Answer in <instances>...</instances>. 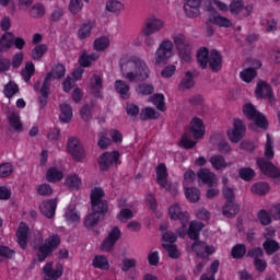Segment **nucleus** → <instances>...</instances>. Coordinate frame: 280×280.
<instances>
[{
  "instance_id": "nucleus-1",
  "label": "nucleus",
  "mask_w": 280,
  "mask_h": 280,
  "mask_svg": "<svg viewBox=\"0 0 280 280\" xmlns=\"http://www.w3.org/2000/svg\"><path fill=\"white\" fill-rule=\"evenodd\" d=\"M119 65L122 78L128 82H144L150 78V68L140 58L124 55Z\"/></svg>"
},
{
  "instance_id": "nucleus-2",
  "label": "nucleus",
  "mask_w": 280,
  "mask_h": 280,
  "mask_svg": "<svg viewBox=\"0 0 280 280\" xmlns=\"http://www.w3.org/2000/svg\"><path fill=\"white\" fill-rule=\"evenodd\" d=\"M265 156L266 159L258 158L256 161L260 172H262L265 176H269V178H280L279 167L270 162V160L275 159V149L272 147V139L270 138L269 133H267V141L265 144Z\"/></svg>"
},
{
  "instance_id": "nucleus-3",
  "label": "nucleus",
  "mask_w": 280,
  "mask_h": 280,
  "mask_svg": "<svg viewBox=\"0 0 280 280\" xmlns=\"http://www.w3.org/2000/svg\"><path fill=\"white\" fill-rule=\"evenodd\" d=\"M165 28V21L156 15H150L143 22L140 34L141 36H152L153 34H159Z\"/></svg>"
},
{
  "instance_id": "nucleus-4",
  "label": "nucleus",
  "mask_w": 280,
  "mask_h": 280,
  "mask_svg": "<svg viewBox=\"0 0 280 280\" xmlns=\"http://www.w3.org/2000/svg\"><path fill=\"white\" fill-rule=\"evenodd\" d=\"M60 246V236L58 234H52L47 237L45 242L38 247L37 257L38 261H45L54 250Z\"/></svg>"
},
{
  "instance_id": "nucleus-5",
  "label": "nucleus",
  "mask_w": 280,
  "mask_h": 280,
  "mask_svg": "<svg viewBox=\"0 0 280 280\" xmlns=\"http://www.w3.org/2000/svg\"><path fill=\"white\" fill-rule=\"evenodd\" d=\"M156 182L163 189L170 191L172 196H176V194H178V186L167 180V166H165V164L158 165Z\"/></svg>"
},
{
  "instance_id": "nucleus-6",
  "label": "nucleus",
  "mask_w": 280,
  "mask_h": 280,
  "mask_svg": "<svg viewBox=\"0 0 280 280\" xmlns=\"http://www.w3.org/2000/svg\"><path fill=\"white\" fill-rule=\"evenodd\" d=\"M174 56V44L170 39H164L155 51V65H165Z\"/></svg>"
},
{
  "instance_id": "nucleus-7",
  "label": "nucleus",
  "mask_w": 280,
  "mask_h": 280,
  "mask_svg": "<svg viewBox=\"0 0 280 280\" xmlns=\"http://www.w3.org/2000/svg\"><path fill=\"white\" fill-rule=\"evenodd\" d=\"M104 189L95 187L91 190L90 200L92 205V211L108 212V202L104 200Z\"/></svg>"
},
{
  "instance_id": "nucleus-8",
  "label": "nucleus",
  "mask_w": 280,
  "mask_h": 280,
  "mask_svg": "<svg viewBox=\"0 0 280 280\" xmlns=\"http://www.w3.org/2000/svg\"><path fill=\"white\" fill-rule=\"evenodd\" d=\"M173 40L182 60L191 62V46L189 45L187 37L183 34H177L173 37Z\"/></svg>"
},
{
  "instance_id": "nucleus-9",
  "label": "nucleus",
  "mask_w": 280,
  "mask_h": 280,
  "mask_svg": "<svg viewBox=\"0 0 280 280\" xmlns=\"http://www.w3.org/2000/svg\"><path fill=\"white\" fill-rule=\"evenodd\" d=\"M243 113L247 119H252L255 121L256 126L259 128H268V120H266V116L259 113L253 104H247L243 107Z\"/></svg>"
},
{
  "instance_id": "nucleus-10",
  "label": "nucleus",
  "mask_w": 280,
  "mask_h": 280,
  "mask_svg": "<svg viewBox=\"0 0 280 280\" xmlns=\"http://www.w3.org/2000/svg\"><path fill=\"white\" fill-rule=\"evenodd\" d=\"M67 150L74 161H82L86 155L84 145H82V142L78 138H70L68 140Z\"/></svg>"
},
{
  "instance_id": "nucleus-11",
  "label": "nucleus",
  "mask_w": 280,
  "mask_h": 280,
  "mask_svg": "<svg viewBox=\"0 0 280 280\" xmlns=\"http://www.w3.org/2000/svg\"><path fill=\"white\" fill-rule=\"evenodd\" d=\"M246 133V125L241 119H234L233 129L228 130V137L232 143H240Z\"/></svg>"
},
{
  "instance_id": "nucleus-12",
  "label": "nucleus",
  "mask_w": 280,
  "mask_h": 280,
  "mask_svg": "<svg viewBox=\"0 0 280 280\" xmlns=\"http://www.w3.org/2000/svg\"><path fill=\"white\" fill-rule=\"evenodd\" d=\"M117 163H119L118 151L105 152L98 159V165L102 172H107L109 167H113V165H117Z\"/></svg>"
},
{
  "instance_id": "nucleus-13",
  "label": "nucleus",
  "mask_w": 280,
  "mask_h": 280,
  "mask_svg": "<svg viewBox=\"0 0 280 280\" xmlns=\"http://www.w3.org/2000/svg\"><path fill=\"white\" fill-rule=\"evenodd\" d=\"M119 237H121V231L117 226L113 228L108 236L102 242L101 250H103V253L113 252Z\"/></svg>"
},
{
  "instance_id": "nucleus-14",
  "label": "nucleus",
  "mask_w": 280,
  "mask_h": 280,
  "mask_svg": "<svg viewBox=\"0 0 280 280\" xmlns=\"http://www.w3.org/2000/svg\"><path fill=\"white\" fill-rule=\"evenodd\" d=\"M205 229V223L200 221H191L189 224L188 231L183 228L178 230L179 237H185V235H188L190 240H198L200 237V231Z\"/></svg>"
},
{
  "instance_id": "nucleus-15",
  "label": "nucleus",
  "mask_w": 280,
  "mask_h": 280,
  "mask_svg": "<svg viewBox=\"0 0 280 280\" xmlns=\"http://www.w3.org/2000/svg\"><path fill=\"white\" fill-rule=\"evenodd\" d=\"M233 16H250L253 14V5L244 7V2L241 0H234L230 3V10Z\"/></svg>"
},
{
  "instance_id": "nucleus-16",
  "label": "nucleus",
  "mask_w": 280,
  "mask_h": 280,
  "mask_svg": "<svg viewBox=\"0 0 280 280\" xmlns=\"http://www.w3.org/2000/svg\"><path fill=\"white\" fill-rule=\"evenodd\" d=\"M168 215L171 220H179L182 222V226L184 229H187V222H189V214L187 212H183L178 203L170 207Z\"/></svg>"
},
{
  "instance_id": "nucleus-17",
  "label": "nucleus",
  "mask_w": 280,
  "mask_h": 280,
  "mask_svg": "<svg viewBox=\"0 0 280 280\" xmlns=\"http://www.w3.org/2000/svg\"><path fill=\"white\" fill-rule=\"evenodd\" d=\"M63 268L61 264H57L54 269L52 262H47L44 267L45 280H58L62 277Z\"/></svg>"
},
{
  "instance_id": "nucleus-18",
  "label": "nucleus",
  "mask_w": 280,
  "mask_h": 280,
  "mask_svg": "<svg viewBox=\"0 0 280 280\" xmlns=\"http://www.w3.org/2000/svg\"><path fill=\"white\" fill-rule=\"evenodd\" d=\"M197 177L203 185H208V187L218 185L215 173L211 172L209 168H200L197 173Z\"/></svg>"
},
{
  "instance_id": "nucleus-19",
  "label": "nucleus",
  "mask_w": 280,
  "mask_h": 280,
  "mask_svg": "<svg viewBox=\"0 0 280 280\" xmlns=\"http://www.w3.org/2000/svg\"><path fill=\"white\" fill-rule=\"evenodd\" d=\"M202 0H186L184 4V12L188 19H196L200 14V5Z\"/></svg>"
},
{
  "instance_id": "nucleus-20",
  "label": "nucleus",
  "mask_w": 280,
  "mask_h": 280,
  "mask_svg": "<svg viewBox=\"0 0 280 280\" xmlns=\"http://www.w3.org/2000/svg\"><path fill=\"white\" fill-rule=\"evenodd\" d=\"M191 248L197 253V257H209V255L215 253V247H213V245H207V243L200 241H196Z\"/></svg>"
},
{
  "instance_id": "nucleus-21",
  "label": "nucleus",
  "mask_w": 280,
  "mask_h": 280,
  "mask_svg": "<svg viewBox=\"0 0 280 280\" xmlns=\"http://www.w3.org/2000/svg\"><path fill=\"white\" fill-rule=\"evenodd\" d=\"M58 207V199H49L43 201L39 206V210L46 218H54L56 215V208Z\"/></svg>"
},
{
  "instance_id": "nucleus-22",
  "label": "nucleus",
  "mask_w": 280,
  "mask_h": 280,
  "mask_svg": "<svg viewBox=\"0 0 280 280\" xmlns=\"http://www.w3.org/2000/svg\"><path fill=\"white\" fill-rule=\"evenodd\" d=\"M30 235V226L25 223H20L18 231H16V237H18V244L25 250L27 248V237Z\"/></svg>"
},
{
  "instance_id": "nucleus-23",
  "label": "nucleus",
  "mask_w": 280,
  "mask_h": 280,
  "mask_svg": "<svg viewBox=\"0 0 280 280\" xmlns=\"http://www.w3.org/2000/svg\"><path fill=\"white\" fill-rule=\"evenodd\" d=\"M208 63L212 71H220L222 69V55H220V51L212 49L208 57Z\"/></svg>"
},
{
  "instance_id": "nucleus-24",
  "label": "nucleus",
  "mask_w": 280,
  "mask_h": 280,
  "mask_svg": "<svg viewBox=\"0 0 280 280\" xmlns=\"http://www.w3.org/2000/svg\"><path fill=\"white\" fill-rule=\"evenodd\" d=\"M49 78H51V74H48V77H45L43 85L39 90V93L42 95L38 97L40 108H45L47 106V97H49V90H50Z\"/></svg>"
},
{
  "instance_id": "nucleus-25",
  "label": "nucleus",
  "mask_w": 280,
  "mask_h": 280,
  "mask_svg": "<svg viewBox=\"0 0 280 280\" xmlns=\"http://www.w3.org/2000/svg\"><path fill=\"white\" fill-rule=\"evenodd\" d=\"M106 213L107 212L93 211L92 213L88 214L83 223L85 229H93L94 226H97L100 220H102Z\"/></svg>"
},
{
  "instance_id": "nucleus-26",
  "label": "nucleus",
  "mask_w": 280,
  "mask_h": 280,
  "mask_svg": "<svg viewBox=\"0 0 280 280\" xmlns=\"http://www.w3.org/2000/svg\"><path fill=\"white\" fill-rule=\"evenodd\" d=\"M190 132L194 139H200L205 137V125L202 124V119L194 118L190 122Z\"/></svg>"
},
{
  "instance_id": "nucleus-27",
  "label": "nucleus",
  "mask_w": 280,
  "mask_h": 280,
  "mask_svg": "<svg viewBox=\"0 0 280 280\" xmlns=\"http://www.w3.org/2000/svg\"><path fill=\"white\" fill-rule=\"evenodd\" d=\"M115 91L120 95L122 100H129L130 97V84L124 80H116L114 83Z\"/></svg>"
},
{
  "instance_id": "nucleus-28",
  "label": "nucleus",
  "mask_w": 280,
  "mask_h": 280,
  "mask_svg": "<svg viewBox=\"0 0 280 280\" xmlns=\"http://www.w3.org/2000/svg\"><path fill=\"white\" fill-rule=\"evenodd\" d=\"M209 163L212 165L213 170H226V167H231V164L226 162V159L220 154H214L210 156Z\"/></svg>"
},
{
  "instance_id": "nucleus-29",
  "label": "nucleus",
  "mask_w": 280,
  "mask_h": 280,
  "mask_svg": "<svg viewBox=\"0 0 280 280\" xmlns=\"http://www.w3.org/2000/svg\"><path fill=\"white\" fill-rule=\"evenodd\" d=\"M257 97H268L272 102V88L265 81H259L256 89Z\"/></svg>"
},
{
  "instance_id": "nucleus-30",
  "label": "nucleus",
  "mask_w": 280,
  "mask_h": 280,
  "mask_svg": "<svg viewBox=\"0 0 280 280\" xmlns=\"http://www.w3.org/2000/svg\"><path fill=\"white\" fill-rule=\"evenodd\" d=\"M209 21L219 27H233V22H231L229 18L222 16L218 13L210 15Z\"/></svg>"
},
{
  "instance_id": "nucleus-31",
  "label": "nucleus",
  "mask_w": 280,
  "mask_h": 280,
  "mask_svg": "<svg viewBox=\"0 0 280 280\" xmlns=\"http://www.w3.org/2000/svg\"><path fill=\"white\" fill-rule=\"evenodd\" d=\"M60 121H62L63 124H69V121H71V119L73 118V110L71 109V105L63 103L60 105Z\"/></svg>"
},
{
  "instance_id": "nucleus-32",
  "label": "nucleus",
  "mask_w": 280,
  "mask_h": 280,
  "mask_svg": "<svg viewBox=\"0 0 280 280\" xmlns=\"http://www.w3.org/2000/svg\"><path fill=\"white\" fill-rule=\"evenodd\" d=\"M65 73H67V69L61 63L55 66L52 70L46 74V78L50 75L49 86H51V78H54V80H60V78H65Z\"/></svg>"
},
{
  "instance_id": "nucleus-33",
  "label": "nucleus",
  "mask_w": 280,
  "mask_h": 280,
  "mask_svg": "<svg viewBox=\"0 0 280 280\" xmlns=\"http://www.w3.org/2000/svg\"><path fill=\"white\" fill-rule=\"evenodd\" d=\"M222 213L225 218H235L236 213H240V206L233 201H228L223 206Z\"/></svg>"
},
{
  "instance_id": "nucleus-34",
  "label": "nucleus",
  "mask_w": 280,
  "mask_h": 280,
  "mask_svg": "<svg viewBox=\"0 0 280 280\" xmlns=\"http://www.w3.org/2000/svg\"><path fill=\"white\" fill-rule=\"evenodd\" d=\"M196 82L194 81V73L187 71L179 84V91H187L189 89H194Z\"/></svg>"
},
{
  "instance_id": "nucleus-35",
  "label": "nucleus",
  "mask_w": 280,
  "mask_h": 280,
  "mask_svg": "<svg viewBox=\"0 0 280 280\" xmlns=\"http://www.w3.org/2000/svg\"><path fill=\"white\" fill-rule=\"evenodd\" d=\"M62 178H65V174L56 167H50L46 173V179L48 183H58L62 180Z\"/></svg>"
},
{
  "instance_id": "nucleus-36",
  "label": "nucleus",
  "mask_w": 280,
  "mask_h": 280,
  "mask_svg": "<svg viewBox=\"0 0 280 280\" xmlns=\"http://www.w3.org/2000/svg\"><path fill=\"white\" fill-rule=\"evenodd\" d=\"M14 45V34L4 33L0 39V51H8Z\"/></svg>"
},
{
  "instance_id": "nucleus-37",
  "label": "nucleus",
  "mask_w": 280,
  "mask_h": 280,
  "mask_svg": "<svg viewBox=\"0 0 280 280\" xmlns=\"http://www.w3.org/2000/svg\"><path fill=\"white\" fill-rule=\"evenodd\" d=\"M100 54L97 52H93L90 55L83 52L79 58V65H81V67H91V65H93V62H95V60H97Z\"/></svg>"
},
{
  "instance_id": "nucleus-38",
  "label": "nucleus",
  "mask_w": 280,
  "mask_h": 280,
  "mask_svg": "<svg viewBox=\"0 0 280 280\" xmlns=\"http://www.w3.org/2000/svg\"><path fill=\"white\" fill-rule=\"evenodd\" d=\"M250 191L256 196H266V194L270 191V185H268V183L265 182H259L252 186Z\"/></svg>"
},
{
  "instance_id": "nucleus-39",
  "label": "nucleus",
  "mask_w": 280,
  "mask_h": 280,
  "mask_svg": "<svg viewBox=\"0 0 280 280\" xmlns=\"http://www.w3.org/2000/svg\"><path fill=\"white\" fill-rule=\"evenodd\" d=\"M66 185L70 189H80L82 187V179L78 174L73 173L66 177Z\"/></svg>"
},
{
  "instance_id": "nucleus-40",
  "label": "nucleus",
  "mask_w": 280,
  "mask_h": 280,
  "mask_svg": "<svg viewBox=\"0 0 280 280\" xmlns=\"http://www.w3.org/2000/svg\"><path fill=\"white\" fill-rule=\"evenodd\" d=\"M9 125L10 128L15 130L16 132H23V122H21V116L16 113H12L9 116Z\"/></svg>"
},
{
  "instance_id": "nucleus-41",
  "label": "nucleus",
  "mask_w": 280,
  "mask_h": 280,
  "mask_svg": "<svg viewBox=\"0 0 280 280\" xmlns=\"http://www.w3.org/2000/svg\"><path fill=\"white\" fill-rule=\"evenodd\" d=\"M93 30V22L89 21L86 23L81 24L78 31V37L80 40H84L91 36V32Z\"/></svg>"
},
{
  "instance_id": "nucleus-42",
  "label": "nucleus",
  "mask_w": 280,
  "mask_h": 280,
  "mask_svg": "<svg viewBox=\"0 0 280 280\" xmlns=\"http://www.w3.org/2000/svg\"><path fill=\"white\" fill-rule=\"evenodd\" d=\"M209 49L200 48L197 52V62L200 65L201 69H207L209 65Z\"/></svg>"
},
{
  "instance_id": "nucleus-43",
  "label": "nucleus",
  "mask_w": 280,
  "mask_h": 280,
  "mask_svg": "<svg viewBox=\"0 0 280 280\" xmlns=\"http://www.w3.org/2000/svg\"><path fill=\"white\" fill-rule=\"evenodd\" d=\"M36 73V67H34V63L32 61H28L25 65V68L21 71V75L24 80V82H30L32 80V75Z\"/></svg>"
},
{
  "instance_id": "nucleus-44",
  "label": "nucleus",
  "mask_w": 280,
  "mask_h": 280,
  "mask_svg": "<svg viewBox=\"0 0 280 280\" xmlns=\"http://www.w3.org/2000/svg\"><path fill=\"white\" fill-rule=\"evenodd\" d=\"M240 77L243 82L250 83L257 78V70L255 68H246L240 73Z\"/></svg>"
},
{
  "instance_id": "nucleus-45",
  "label": "nucleus",
  "mask_w": 280,
  "mask_h": 280,
  "mask_svg": "<svg viewBox=\"0 0 280 280\" xmlns=\"http://www.w3.org/2000/svg\"><path fill=\"white\" fill-rule=\"evenodd\" d=\"M47 54V45L40 44L36 45L33 50L31 51V57L33 60H40Z\"/></svg>"
},
{
  "instance_id": "nucleus-46",
  "label": "nucleus",
  "mask_w": 280,
  "mask_h": 280,
  "mask_svg": "<svg viewBox=\"0 0 280 280\" xmlns=\"http://www.w3.org/2000/svg\"><path fill=\"white\" fill-rule=\"evenodd\" d=\"M90 86L94 91L95 96L100 97V91H102V78L97 74H94L90 80Z\"/></svg>"
},
{
  "instance_id": "nucleus-47",
  "label": "nucleus",
  "mask_w": 280,
  "mask_h": 280,
  "mask_svg": "<svg viewBox=\"0 0 280 280\" xmlns=\"http://www.w3.org/2000/svg\"><path fill=\"white\" fill-rule=\"evenodd\" d=\"M159 115L156 114V110L152 107H147L141 109L140 112V119L141 121H148L150 119H156Z\"/></svg>"
},
{
  "instance_id": "nucleus-48",
  "label": "nucleus",
  "mask_w": 280,
  "mask_h": 280,
  "mask_svg": "<svg viewBox=\"0 0 280 280\" xmlns=\"http://www.w3.org/2000/svg\"><path fill=\"white\" fill-rule=\"evenodd\" d=\"M66 220L68 222H80V213L75 210V206L71 205L66 210Z\"/></svg>"
},
{
  "instance_id": "nucleus-49",
  "label": "nucleus",
  "mask_w": 280,
  "mask_h": 280,
  "mask_svg": "<svg viewBox=\"0 0 280 280\" xmlns=\"http://www.w3.org/2000/svg\"><path fill=\"white\" fill-rule=\"evenodd\" d=\"M163 249L167 252L168 257H171V259H178V257H180V252L178 250V247H176V245L173 244H162Z\"/></svg>"
},
{
  "instance_id": "nucleus-50",
  "label": "nucleus",
  "mask_w": 280,
  "mask_h": 280,
  "mask_svg": "<svg viewBox=\"0 0 280 280\" xmlns=\"http://www.w3.org/2000/svg\"><path fill=\"white\" fill-rule=\"evenodd\" d=\"M267 255H275V253H277V250H279L280 246L277 243V241L275 240H267L264 244H262Z\"/></svg>"
},
{
  "instance_id": "nucleus-51",
  "label": "nucleus",
  "mask_w": 280,
  "mask_h": 280,
  "mask_svg": "<svg viewBox=\"0 0 280 280\" xmlns=\"http://www.w3.org/2000/svg\"><path fill=\"white\" fill-rule=\"evenodd\" d=\"M185 196L189 202H198L200 200V190L198 188H186Z\"/></svg>"
},
{
  "instance_id": "nucleus-52",
  "label": "nucleus",
  "mask_w": 280,
  "mask_h": 280,
  "mask_svg": "<svg viewBox=\"0 0 280 280\" xmlns=\"http://www.w3.org/2000/svg\"><path fill=\"white\" fill-rule=\"evenodd\" d=\"M93 266L94 268H100L101 270H108V258H106L105 256H96L93 259Z\"/></svg>"
},
{
  "instance_id": "nucleus-53",
  "label": "nucleus",
  "mask_w": 280,
  "mask_h": 280,
  "mask_svg": "<svg viewBox=\"0 0 280 280\" xmlns=\"http://www.w3.org/2000/svg\"><path fill=\"white\" fill-rule=\"evenodd\" d=\"M3 93H4L5 97H8L10 100L11 97H14V95H16V93H19V85H16V83L11 81L7 85H4Z\"/></svg>"
},
{
  "instance_id": "nucleus-54",
  "label": "nucleus",
  "mask_w": 280,
  "mask_h": 280,
  "mask_svg": "<svg viewBox=\"0 0 280 280\" xmlns=\"http://www.w3.org/2000/svg\"><path fill=\"white\" fill-rule=\"evenodd\" d=\"M106 10L113 13L121 12L124 10V3L117 0H109L106 3Z\"/></svg>"
},
{
  "instance_id": "nucleus-55",
  "label": "nucleus",
  "mask_w": 280,
  "mask_h": 280,
  "mask_svg": "<svg viewBox=\"0 0 280 280\" xmlns=\"http://www.w3.org/2000/svg\"><path fill=\"white\" fill-rule=\"evenodd\" d=\"M31 16L33 19H42L45 16V7L40 3H36L31 9Z\"/></svg>"
},
{
  "instance_id": "nucleus-56",
  "label": "nucleus",
  "mask_w": 280,
  "mask_h": 280,
  "mask_svg": "<svg viewBox=\"0 0 280 280\" xmlns=\"http://www.w3.org/2000/svg\"><path fill=\"white\" fill-rule=\"evenodd\" d=\"M233 259H242L246 255V245L238 244L232 248Z\"/></svg>"
},
{
  "instance_id": "nucleus-57",
  "label": "nucleus",
  "mask_w": 280,
  "mask_h": 280,
  "mask_svg": "<svg viewBox=\"0 0 280 280\" xmlns=\"http://www.w3.org/2000/svg\"><path fill=\"white\" fill-rule=\"evenodd\" d=\"M108 45H110V42L107 37H100L94 40V49H96V51H104V49H107Z\"/></svg>"
},
{
  "instance_id": "nucleus-58",
  "label": "nucleus",
  "mask_w": 280,
  "mask_h": 280,
  "mask_svg": "<svg viewBox=\"0 0 280 280\" xmlns=\"http://www.w3.org/2000/svg\"><path fill=\"white\" fill-rule=\"evenodd\" d=\"M238 174L243 180L249 182V180H253V178H255V171L250 167L241 168L238 171Z\"/></svg>"
},
{
  "instance_id": "nucleus-59",
  "label": "nucleus",
  "mask_w": 280,
  "mask_h": 280,
  "mask_svg": "<svg viewBox=\"0 0 280 280\" xmlns=\"http://www.w3.org/2000/svg\"><path fill=\"white\" fill-rule=\"evenodd\" d=\"M14 172V166L11 163L0 164V178H8Z\"/></svg>"
},
{
  "instance_id": "nucleus-60",
  "label": "nucleus",
  "mask_w": 280,
  "mask_h": 280,
  "mask_svg": "<svg viewBox=\"0 0 280 280\" xmlns=\"http://www.w3.org/2000/svg\"><path fill=\"white\" fill-rule=\"evenodd\" d=\"M152 102L156 106L158 110H162V113L165 112V96H163V94H154Z\"/></svg>"
},
{
  "instance_id": "nucleus-61",
  "label": "nucleus",
  "mask_w": 280,
  "mask_h": 280,
  "mask_svg": "<svg viewBox=\"0 0 280 280\" xmlns=\"http://www.w3.org/2000/svg\"><path fill=\"white\" fill-rule=\"evenodd\" d=\"M36 192L38 196H51L54 194V188L49 184H40L36 187Z\"/></svg>"
},
{
  "instance_id": "nucleus-62",
  "label": "nucleus",
  "mask_w": 280,
  "mask_h": 280,
  "mask_svg": "<svg viewBox=\"0 0 280 280\" xmlns=\"http://www.w3.org/2000/svg\"><path fill=\"white\" fill-rule=\"evenodd\" d=\"M137 92L140 95H152V93H154V85L142 83L138 86Z\"/></svg>"
},
{
  "instance_id": "nucleus-63",
  "label": "nucleus",
  "mask_w": 280,
  "mask_h": 280,
  "mask_svg": "<svg viewBox=\"0 0 280 280\" xmlns=\"http://www.w3.org/2000/svg\"><path fill=\"white\" fill-rule=\"evenodd\" d=\"M257 215L262 226H268V224L272 222V218H270V213H268V211L266 210H260Z\"/></svg>"
},
{
  "instance_id": "nucleus-64",
  "label": "nucleus",
  "mask_w": 280,
  "mask_h": 280,
  "mask_svg": "<svg viewBox=\"0 0 280 280\" xmlns=\"http://www.w3.org/2000/svg\"><path fill=\"white\" fill-rule=\"evenodd\" d=\"M132 218L133 214L130 209H121L117 215V220H119V222H128V220H132Z\"/></svg>"
}]
</instances>
